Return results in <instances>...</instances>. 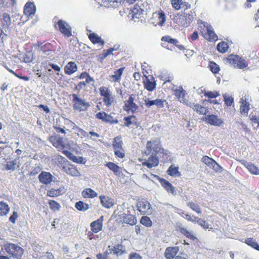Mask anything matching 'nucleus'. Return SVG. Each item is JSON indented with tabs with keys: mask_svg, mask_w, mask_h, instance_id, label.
Returning a JSON list of instances; mask_svg holds the SVG:
<instances>
[{
	"mask_svg": "<svg viewBox=\"0 0 259 259\" xmlns=\"http://www.w3.org/2000/svg\"><path fill=\"white\" fill-rule=\"evenodd\" d=\"M199 28L202 36L206 39L214 40L217 39V36L212 27L207 22L200 20L198 21Z\"/></svg>",
	"mask_w": 259,
	"mask_h": 259,
	"instance_id": "f257e3e1",
	"label": "nucleus"
},
{
	"mask_svg": "<svg viewBox=\"0 0 259 259\" xmlns=\"http://www.w3.org/2000/svg\"><path fill=\"white\" fill-rule=\"evenodd\" d=\"M9 254L12 255L14 258L20 259L23 254V249L17 244L6 242L2 246Z\"/></svg>",
	"mask_w": 259,
	"mask_h": 259,
	"instance_id": "f03ea898",
	"label": "nucleus"
},
{
	"mask_svg": "<svg viewBox=\"0 0 259 259\" xmlns=\"http://www.w3.org/2000/svg\"><path fill=\"white\" fill-rule=\"evenodd\" d=\"M163 151L159 140L153 139L147 142L146 150L145 152L146 154L148 155L150 153L157 154L163 152Z\"/></svg>",
	"mask_w": 259,
	"mask_h": 259,
	"instance_id": "7ed1b4c3",
	"label": "nucleus"
},
{
	"mask_svg": "<svg viewBox=\"0 0 259 259\" xmlns=\"http://www.w3.org/2000/svg\"><path fill=\"white\" fill-rule=\"evenodd\" d=\"M166 21L165 15L162 11L153 12L150 19V22L155 26L159 25L160 27L163 26Z\"/></svg>",
	"mask_w": 259,
	"mask_h": 259,
	"instance_id": "20e7f679",
	"label": "nucleus"
},
{
	"mask_svg": "<svg viewBox=\"0 0 259 259\" xmlns=\"http://www.w3.org/2000/svg\"><path fill=\"white\" fill-rule=\"evenodd\" d=\"M227 62L234 67L244 69L247 66V63L245 59L237 55H230L227 58Z\"/></svg>",
	"mask_w": 259,
	"mask_h": 259,
	"instance_id": "39448f33",
	"label": "nucleus"
},
{
	"mask_svg": "<svg viewBox=\"0 0 259 259\" xmlns=\"http://www.w3.org/2000/svg\"><path fill=\"white\" fill-rule=\"evenodd\" d=\"M101 96L103 98V101L105 104L109 107L114 102V96L111 93L110 90L105 87L99 88Z\"/></svg>",
	"mask_w": 259,
	"mask_h": 259,
	"instance_id": "423d86ee",
	"label": "nucleus"
},
{
	"mask_svg": "<svg viewBox=\"0 0 259 259\" xmlns=\"http://www.w3.org/2000/svg\"><path fill=\"white\" fill-rule=\"evenodd\" d=\"M72 97L73 107L75 110H77L79 111H85L90 106L88 102H87L85 100L79 98L76 94H73Z\"/></svg>",
	"mask_w": 259,
	"mask_h": 259,
	"instance_id": "0eeeda50",
	"label": "nucleus"
},
{
	"mask_svg": "<svg viewBox=\"0 0 259 259\" xmlns=\"http://www.w3.org/2000/svg\"><path fill=\"white\" fill-rule=\"evenodd\" d=\"M143 101L144 104L147 108H150L152 106L155 105L158 108H162L164 107V104L166 102L165 100L161 99H156L154 100H151L149 98L145 96L143 98ZM142 105V103H141Z\"/></svg>",
	"mask_w": 259,
	"mask_h": 259,
	"instance_id": "6e6552de",
	"label": "nucleus"
},
{
	"mask_svg": "<svg viewBox=\"0 0 259 259\" xmlns=\"http://www.w3.org/2000/svg\"><path fill=\"white\" fill-rule=\"evenodd\" d=\"M172 91L180 102L186 105L188 104L189 101L186 99L185 97L186 92L181 86H174Z\"/></svg>",
	"mask_w": 259,
	"mask_h": 259,
	"instance_id": "1a4fd4ad",
	"label": "nucleus"
},
{
	"mask_svg": "<svg viewBox=\"0 0 259 259\" xmlns=\"http://www.w3.org/2000/svg\"><path fill=\"white\" fill-rule=\"evenodd\" d=\"M203 120L211 125L220 127L224 125L223 120L214 114L207 115L203 118Z\"/></svg>",
	"mask_w": 259,
	"mask_h": 259,
	"instance_id": "9d476101",
	"label": "nucleus"
},
{
	"mask_svg": "<svg viewBox=\"0 0 259 259\" xmlns=\"http://www.w3.org/2000/svg\"><path fill=\"white\" fill-rule=\"evenodd\" d=\"M57 25L60 31L65 36L69 37L72 35L71 27L66 21L60 20L58 22Z\"/></svg>",
	"mask_w": 259,
	"mask_h": 259,
	"instance_id": "9b49d317",
	"label": "nucleus"
},
{
	"mask_svg": "<svg viewBox=\"0 0 259 259\" xmlns=\"http://www.w3.org/2000/svg\"><path fill=\"white\" fill-rule=\"evenodd\" d=\"M65 139L60 136L51 137L50 138V142L54 146L58 149H62L64 148H68L69 145L65 143Z\"/></svg>",
	"mask_w": 259,
	"mask_h": 259,
	"instance_id": "f8f14e48",
	"label": "nucleus"
},
{
	"mask_svg": "<svg viewBox=\"0 0 259 259\" xmlns=\"http://www.w3.org/2000/svg\"><path fill=\"white\" fill-rule=\"evenodd\" d=\"M124 122L121 124L122 126H127L134 128L139 126V123L135 116H129L124 118Z\"/></svg>",
	"mask_w": 259,
	"mask_h": 259,
	"instance_id": "ddd939ff",
	"label": "nucleus"
},
{
	"mask_svg": "<svg viewBox=\"0 0 259 259\" xmlns=\"http://www.w3.org/2000/svg\"><path fill=\"white\" fill-rule=\"evenodd\" d=\"M96 116L98 119L111 124L117 123L118 122V120L117 119H114L111 115L108 114L104 112H100L97 113Z\"/></svg>",
	"mask_w": 259,
	"mask_h": 259,
	"instance_id": "4468645a",
	"label": "nucleus"
},
{
	"mask_svg": "<svg viewBox=\"0 0 259 259\" xmlns=\"http://www.w3.org/2000/svg\"><path fill=\"white\" fill-rule=\"evenodd\" d=\"M142 165L151 168L157 166L159 164V160L156 155H151L147 160L144 159L142 161Z\"/></svg>",
	"mask_w": 259,
	"mask_h": 259,
	"instance_id": "2eb2a0df",
	"label": "nucleus"
},
{
	"mask_svg": "<svg viewBox=\"0 0 259 259\" xmlns=\"http://www.w3.org/2000/svg\"><path fill=\"white\" fill-rule=\"evenodd\" d=\"M202 161L206 165L212 168L215 171H218L221 169V167L214 160L207 156L203 157Z\"/></svg>",
	"mask_w": 259,
	"mask_h": 259,
	"instance_id": "dca6fc26",
	"label": "nucleus"
},
{
	"mask_svg": "<svg viewBox=\"0 0 259 259\" xmlns=\"http://www.w3.org/2000/svg\"><path fill=\"white\" fill-rule=\"evenodd\" d=\"M103 216L100 217L98 220L93 221L90 224L92 231L95 233H98L101 231L103 228Z\"/></svg>",
	"mask_w": 259,
	"mask_h": 259,
	"instance_id": "f3484780",
	"label": "nucleus"
},
{
	"mask_svg": "<svg viewBox=\"0 0 259 259\" xmlns=\"http://www.w3.org/2000/svg\"><path fill=\"white\" fill-rule=\"evenodd\" d=\"M143 82L145 88L149 91H153L156 88L154 78L151 76H146Z\"/></svg>",
	"mask_w": 259,
	"mask_h": 259,
	"instance_id": "a211bd4d",
	"label": "nucleus"
},
{
	"mask_svg": "<svg viewBox=\"0 0 259 259\" xmlns=\"http://www.w3.org/2000/svg\"><path fill=\"white\" fill-rule=\"evenodd\" d=\"M54 178V177L49 172L42 171L38 176L39 181L45 185L50 184Z\"/></svg>",
	"mask_w": 259,
	"mask_h": 259,
	"instance_id": "6ab92c4d",
	"label": "nucleus"
},
{
	"mask_svg": "<svg viewBox=\"0 0 259 259\" xmlns=\"http://www.w3.org/2000/svg\"><path fill=\"white\" fill-rule=\"evenodd\" d=\"M138 210L142 214L149 212L151 207L150 203L146 200H142L138 202L137 204Z\"/></svg>",
	"mask_w": 259,
	"mask_h": 259,
	"instance_id": "aec40b11",
	"label": "nucleus"
},
{
	"mask_svg": "<svg viewBox=\"0 0 259 259\" xmlns=\"http://www.w3.org/2000/svg\"><path fill=\"white\" fill-rule=\"evenodd\" d=\"M159 180L162 186L168 193H170L173 195H176L177 192L175 187L168 181L160 178H159Z\"/></svg>",
	"mask_w": 259,
	"mask_h": 259,
	"instance_id": "412c9836",
	"label": "nucleus"
},
{
	"mask_svg": "<svg viewBox=\"0 0 259 259\" xmlns=\"http://www.w3.org/2000/svg\"><path fill=\"white\" fill-rule=\"evenodd\" d=\"M171 4L172 7L177 10L185 8H188L190 7L189 4L183 0H171Z\"/></svg>",
	"mask_w": 259,
	"mask_h": 259,
	"instance_id": "4be33fe9",
	"label": "nucleus"
},
{
	"mask_svg": "<svg viewBox=\"0 0 259 259\" xmlns=\"http://www.w3.org/2000/svg\"><path fill=\"white\" fill-rule=\"evenodd\" d=\"M187 105L190 107L200 114H205L208 112L207 109L199 104L192 103L189 102Z\"/></svg>",
	"mask_w": 259,
	"mask_h": 259,
	"instance_id": "5701e85b",
	"label": "nucleus"
},
{
	"mask_svg": "<svg viewBox=\"0 0 259 259\" xmlns=\"http://www.w3.org/2000/svg\"><path fill=\"white\" fill-rule=\"evenodd\" d=\"M100 199L103 206L107 208H111L114 204V200L106 196H100Z\"/></svg>",
	"mask_w": 259,
	"mask_h": 259,
	"instance_id": "b1692460",
	"label": "nucleus"
},
{
	"mask_svg": "<svg viewBox=\"0 0 259 259\" xmlns=\"http://www.w3.org/2000/svg\"><path fill=\"white\" fill-rule=\"evenodd\" d=\"M35 6L30 2L27 3L24 7V13L27 16H31L35 14Z\"/></svg>",
	"mask_w": 259,
	"mask_h": 259,
	"instance_id": "393cba45",
	"label": "nucleus"
},
{
	"mask_svg": "<svg viewBox=\"0 0 259 259\" xmlns=\"http://www.w3.org/2000/svg\"><path fill=\"white\" fill-rule=\"evenodd\" d=\"M121 218L122 219L124 223L133 226L137 222L136 218L132 214H122Z\"/></svg>",
	"mask_w": 259,
	"mask_h": 259,
	"instance_id": "a878e982",
	"label": "nucleus"
},
{
	"mask_svg": "<svg viewBox=\"0 0 259 259\" xmlns=\"http://www.w3.org/2000/svg\"><path fill=\"white\" fill-rule=\"evenodd\" d=\"M179 251L178 247H167L165 251V256L167 259H173Z\"/></svg>",
	"mask_w": 259,
	"mask_h": 259,
	"instance_id": "bb28decb",
	"label": "nucleus"
},
{
	"mask_svg": "<svg viewBox=\"0 0 259 259\" xmlns=\"http://www.w3.org/2000/svg\"><path fill=\"white\" fill-rule=\"evenodd\" d=\"M63 169L66 173L73 177H80L81 176L79 171L72 165L64 166Z\"/></svg>",
	"mask_w": 259,
	"mask_h": 259,
	"instance_id": "cd10ccee",
	"label": "nucleus"
},
{
	"mask_svg": "<svg viewBox=\"0 0 259 259\" xmlns=\"http://www.w3.org/2000/svg\"><path fill=\"white\" fill-rule=\"evenodd\" d=\"M90 40L94 44H99L103 46L105 42L104 40L97 34L95 33H91L88 35Z\"/></svg>",
	"mask_w": 259,
	"mask_h": 259,
	"instance_id": "c85d7f7f",
	"label": "nucleus"
},
{
	"mask_svg": "<svg viewBox=\"0 0 259 259\" xmlns=\"http://www.w3.org/2000/svg\"><path fill=\"white\" fill-rule=\"evenodd\" d=\"M77 68L75 62L70 61L65 67L66 74L70 75L77 71Z\"/></svg>",
	"mask_w": 259,
	"mask_h": 259,
	"instance_id": "c756f323",
	"label": "nucleus"
},
{
	"mask_svg": "<svg viewBox=\"0 0 259 259\" xmlns=\"http://www.w3.org/2000/svg\"><path fill=\"white\" fill-rule=\"evenodd\" d=\"M135 97V96L133 94L130 96L128 100L127 101V102L125 104V106L127 109L131 110L133 112L136 111L138 107V106L134 102Z\"/></svg>",
	"mask_w": 259,
	"mask_h": 259,
	"instance_id": "7c9ffc66",
	"label": "nucleus"
},
{
	"mask_svg": "<svg viewBox=\"0 0 259 259\" xmlns=\"http://www.w3.org/2000/svg\"><path fill=\"white\" fill-rule=\"evenodd\" d=\"M82 196L84 198H94L97 196V193L91 188H85L82 191Z\"/></svg>",
	"mask_w": 259,
	"mask_h": 259,
	"instance_id": "2f4dec72",
	"label": "nucleus"
},
{
	"mask_svg": "<svg viewBox=\"0 0 259 259\" xmlns=\"http://www.w3.org/2000/svg\"><path fill=\"white\" fill-rule=\"evenodd\" d=\"M240 110L242 114H247L249 109V104L246 99L241 98L240 101Z\"/></svg>",
	"mask_w": 259,
	"mask_h": 259,
	"instance_id": "473e14b6",
	"label": "nucleus"
},
{
	"mask_svg": "<svg viewBox=\"0 0 259 259\" xmlns=\"http://www.w3.org/2000/svg\"><path fill=\"white\" fill-rule=\"evenodd\" d=\"M106 165L116 176H120L122 173V168L115 163L111 162H108Z\"/></svg>",
	"mask_w": 259,
	"mask_h": 259,
	"instance_id": "72a5a7b5",
	"label": "nucleus"
},
{
	"mask_svg": "<svg viewBox=\"0 0 259 259\" xmlns=\"http://www.w3.org/2000/svg\"><path fill=\"white\" fill-rule=\"evenodd\" d=\"M65 193V190L63 187H60L58 189H51L47 192V195L50 197H57Z\"/></svg>",
	"mask_w": 259,
	"mask_h": 259,
	"instance_id": "f704fd0d",
	"label": "nucleus"
},
{
	"mask_svg": "<svg viewBox=\"0 0 259 259\" xmlns=\"http://www.w3.org/2000/svg\"><path fill=\"white\" fill-rule=\"evenodd\" d=\"M8 204L4 201H0V217L6 216L10 211Z\"/></svg>",
	"mask_w": 259,
	"mask_h": 259,
	"instance_id": "c9c22d12",
	"label": "nucleus"
},
{
	"mask_svg": "<svg viewBox=\"0 0 259 259\" xmlns=\"http://www.w3.org/2000/svg\"><path fill=\"white\" fill-rule=\"evenodd\" d=\"M168 175L174 177H178L181 176V173L179 171V167L174 165H170L167 170Z\"/></svg>",
	"mask_w": 259,
	"mask_h": 259,
	"instance_id": "e433bc0d",
	"label": "nucleus"
},
{
	"mask_svg": "<svg viewBox=\"0 0 259 259\" xmlns=\"http://www.w3.org/2000/svg\"><path fill=\"white\" fill-rule=\"evenodd\" d=\"M139 8L141 11L142 14L148 15L151 10L153 8V6L145 2L142 4Z\"/></svg>",
	"mask_w": 259,
	"mask_h": 259,
	"instance_id": "4c0bfd02",
	"label": "nucleus"
},
{
	"mask_svg": "<svg viewBox=\"0 0 259 259\" xmlns=\"http://www.w3.org/2000/svg\"><path fill=\"white\" fill-rule=\"evenodd\" d=\"M123 70V68H121L115 71L114 74L109 76L110 79L113 81L119 82L121 79Z\"/></svg>",
	"mask_w": 259,
	"mask_h": 259,
	"instance_id": "58836bf2",
	"label": "nucleus"
},
{
	"mask_svg": "<svg viewBox=\"0 0 259 259\" xmlns=\"http://www.w3.org/2000/svg\"><path fill=\"white\" fill-rule=\"evenodd\" d=\"M244 242L248 245L259 251V245L256 241L255 239L253 238H247L245 239Z\"/></svg>",
	"mask_w": 259,
	"mask_h": 259,
	"instance_id": "ea45409f",
	"label": "nucleus"
},
{
	"mask_svg": "<svg viewBox=\"0 0 259 259\" xmlns=\"http://www.w3.org/2000/svg\"><path fill=\"white\" fill-rule=\"evenodd\" d=\"M121 1V0H105L103 3L106 7L116 8L119 6Z\"/></svg>",
	"mask_w": 259,
	"mask_h": 259,
	"instance_id": "a19ab883",
	"label": "nucleus"
},
{
	"mask_svg": "<svg viewBox=\"0 0 259 259\" xmlns=\"http://www.w3.org/2000/svg\"><path fill=\"white\" fill-rule=\"evenodd\" d=\"M1 23L4 27H8L11 23L10 16L7 13H4L1 19Z\"/></svg>",
	"mask_w": 259,
	"mask_h": 259,
	"instance_id": "79ce46f5",
	"label": "nucleus"
},
{
	"mask_svg": "<svg viewBox=\"0 0 259 259\" xmlns=\"http://www.w3.org/2000/svg\"><path fill=\"white\" fill-rule=\"evenodd\" d=\"M245 166L247 169L252 174L259 175V168L251 163H245Z\"/></svg>",
	"mask_w": 259,
	"mask_h": 259,
	"instance_id": "37998d69",
	"label": "nucleus"
},
{
	"mask_svg": "<svg viewBox=\"0 0 259 259\" xmlns=\"http://www.w3.org/2000/svg\"><path fill=\"white\" fill-rule=\"evenodd\" d=\"M75 208L79 211H85L89 208V205L88 204L80 201L75 203Z\"/></svg>",
	"mask_w": 259,
	"mask_h": 259,
	"instance_id": "c03bdc74",
	"label": "nucleus"
},
{
	"mask_svg": "<svg viewBox=\"0 0 259 259\" xmlns=\"http://www.w3.org/2000/svg\"><path fill=\"white\" fill-rule=\"evenodd\" d=\"M187 205L196 213L198 214L201 213V208L198 204L192 201H189L187 202Z\"/></svg>",
	"mask_w": 259,
	"mask_h": 259,
	"instance_id": "a18cd8bd",
	"label": "nucleus"
},
{
	"mask_svg": "<svg viewBox=\"0 0 259 259\" xmlns=\"http://www.w3.org/2000/svg\"><path fill=\"white\" fill-rule=\"evenodd\" d=\"M228 43L224 41L220 42L217 46L218 51L222 53H225L228 50Z\"/></svg>",
	"mask_w": 259,
	"mask_h": 259,
	"instance_id": "49530a36",
	"label": "nucleus"
},
{
	"mask_svg": "<svg viewBox=\"0 0 259 259\" xmlns=\"http://www.w3.org/2000/svg\"><path fill=\"white\" fill-rule=\"evenodd\" d=\"M49 204L50 208L54 211H59L61 208L60 204L54 200L49 201Z\"/></svg>",
	"mask_w": 259,
	"mask_h": 259,
	"instance_id": "de8ad7c7",
	"label": "nucleus"
},
{
	"mask_svg": "<svg viewBox=\"0 0 259 259\" xmlns=\"http://www.w3.org/2000/svg\"><path fill=\"white\" fill-rule=\"evenodd\" d=\"M140 223L144 226L147 227H150L152 225V222L151 219L146 216L142 217L140 220Z\"/></svg>",
	"mask_w": 259,
	"mask_h": 259,
	"instance_id": "09e8293b",
	"label": "nucleus"
},
{
	"mask_svg": "<svg viewBox=\"0 0 259 259\" xmlns=\"http://www.w3.org/2000/svg\"><path fill=\"white\" fill-rule=\"evenodd\" d=\"M122 141L121 140V138L117 137H116L114 140L113 143V146L114 147V149H118L120 148H122Z\"/></svg>",
	"mask_w": 259,
	"mask_h": 259,
	"instance_id": "8fccbe9b",
	"label": "nucleus"
},
{
	"mask_svg": "<svg viewBox=\"0 0 259 259\" xmlns=\"http://www.w3.org/2000/svg\"><path fill=\"white\" fill-rule=\"evenodd\" d=\"M209 67L210 70L214 74L219 72L220 70L219 66L213 62H210Z\"/></svg>",
	"mask_w": 259,
	"mask_h": 259,
	"instance_id": "3c124183",
	"label": "nucleus"
},
{
	"mask_svg": "<svg viewBox=\"0 0 259 259\" xmlns=\"http://www.w3.org/2000/svg\"><path fill=\"white\" fill-rule=\"evenodd\" d=\"M196 223L201 226L204 229H212V227H209V224L205 220L201 219H197Z\"/></svg>",
	"mask_w": 259,
	"mask_h": 259,
	"instance_id": "603ef678",
	"label": "nucleus"
},
{
	"mask_svg": "<svg viewBox=\"0 0 259 259\" xmlns=\"http://www.w3.org/2000/svg\"><path fill=\"white\" fill-rule=\"evenodd\" d=\"M162 41H165L174 45H177L178 43V41L176 39L172 38L168 35L164 36L161 38Z\"/></svg>",
	"mask_w": 259,
	"mask_h": 259,
	"instance_id": "864d4df0",
	"label": "nucleus"
},
{
	"mask_svg": "<svg viewBox=\"0 0 259 259\" xmlns=\"http://www.w3.org/2000/svg\"><path fill=\"white\" fill-rule=\"evenodd\" d=\"M17 166V162L16 161H9L6 164V169L7 170H14Z\"/></svg>",
	"mask_w": 259,
	"mask_h": 259,
	"instance_id": "5fc2aeb1",
	"label": "nucleus"
},
{
	"mask_svg": "<svg viewBox=\"0 0 259 259\" xmlns=\"http://www.w3.org/2000/svg\"><path fill=\"white\" fill-rule=\"evenodd\" d=\"M71 160L74 162L81 164H84L86 161L85 159L82 157L76 156L75 155H73Z\"/></svg>",
	"mask_w": 259,
	"mask_h": 259,
	"instance_id": "6e6d98bb",
	"label": "nucleus"
},
{
	"mask_svg": "<svg viewBox=\"0 0 259 259\" xmlns=\"http://www.w3.org/2000/svg\"><path fill=\"white\" fill-rule=\"evenodd\" d=\"M204 96L205 97H207L209 98H214L220 96V93L218 92L213 91V92H207L204 93Z\"/></svg>",
	"mask_w": 259,
	"mask_h": 259,
	"instance_id": "4d7b16f0",
	"label": "nucleus"
},
{
	"mask_svg": "<svg viewBox=\"0 0 259 259\" xmlns=\"http://www.w3.org/2000/svg\"><path fill=\"white\" fill-rule=\"evenodd\" d=\"M182 217H184L186 220L191 221L192 222H196L197 219V218L194 215H191L188 214H185L184 212L182 213Z\"/></svg>",
	"mask_w": 259,
	"mask_h": 259,
	"instance_id": "13d9d810",
	"label": "nucleus"
},
{
	"mask_svg": "<svg viewBox=\"0 0 259 259\" xmlns=\"http://www.w3.org/2000/svg\"><path fill=\"white\" fill-rule=\"evenodd\" d=\"M180 232L186 236L187 237H189L191 239H194L195 238L194 236L192 234L191 232H189L187 230H186L185 228H181L180 229Z\"/></svg>",
	"mask_w": 259,
	"mask_h": 259,
	"instance_id": "bf43d9fd",
	"label": "nucleus"
},
{
	"mask_svg": "<svg viewBox=\"0 0 259 259\" xmlns=\"http://www.w3.org/2000/svg\"><path fill=\"white\" fill-rule=\"evenodd\" d=\"M180 232L186 236L187 237H189L191 239H194L195 238L194 236L192 234L191 232H189L187 230H186L185 228H181L180 229Z\"/></svg>",
	"mask_w": 259,
	"mask_h": 259,
	"instance_id": "052dcab7",
	"label": "nucleus"
},
{
	"mask_svg": "<svg viewBox=\"0 0 259 259\" xmlns=\"http://www.w3.org/2000/svg\"><path fill=\"white\" fill-rule=\"evenodd\" d=\"M115 154L119 158H123L124 156V151L122 148L114 149Z\"/></svg>",
	"mask_w": 259,
	"mask_h": 259,
	"instance_id": "680f3d73",
	"label": "nucleus"
},
{
	"mask_svg": "<svg viewBox=\"0 0 259 259\" xmlns=\"http://www.w3.org/2000/svg\"><path fill=\"white\" fill-rule=\"evenodd\" d=\"M224 98L225 104L227 106H231L233 102V99L231 97L227 96L226 95H224Z\"/></svg>",
	"mask_w": 259,
	"mask_h": 259,
	"instance_id": "e2e57ef3",
	"label": "nucleus"
},
{
	"mask_svg": "<svg viewBox=\"0 0 259 259\" xmlns=\"http://www.w3.org/2000/svg\"><path fill=\"white\" fill-rule=\"evenodd\" d=\"M258 115L259 113L257 112H252L249 115V118L252 122L256 123Z\"/></svg>",
	"mask_w": 259,
	"mask_h": 259,
	"instance_id": "0e129e2a",
	"label": "nucleus"
},
{
	"mask_svg": "<svg viewBox=\"0 0 259 259\" xmlns=\"http://www.w3.org/2000/svg\"><path fill=\"white\" fill-rule=\"evenodd\" d=\"M18 217V214L16 211H13L12 214L9 218V221L12 223H15L16 220Z\"/></svg>",
	"mask_w": 259,
	"mask_h": 259,
	"instance_id": "69168bd1",
	"label": "nucleus"
},
{
	"mask_svg": "<svg viewBox=\"0 0 259 259\" xmlns=\"http://www.w3.org/2000/svg\"><path fill=\"white\" fill-rule=\"evenodd\" d=\"M128 259H142V256L137 253L133 252L130 254Z\"/></svg>",
	"mask_w": 259,
	"mask_h": 259,
	"instance_id": "338daca9",
	"label": "nucleus"
},
{
	"mask_svg": "<svg viewBox=\"0 0 259 259\" xmlns=\"http://www.w3.org/2000/svg\"><path fill=\"white\" fill-rule=\"evenodd\" d=\"M63 153L66 156H67L70 160H71L72 158L73 157V156L74 155L70 152L67 151V150H64L63 151Z\"/></svg>",
	"mask_w": 259,
	"mask_h": 259,
	"instance_id": "774afa93",
	"label": "nucleus"
}]
</instances>
